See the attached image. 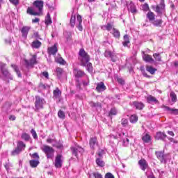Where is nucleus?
Listing matches in <instances>:
<instances>
[{
    "mask_svg": "<svg viewBox=\"0 0 178 178\" xmlns=\"http://www.w3.org/2000/svg\"><path fill=\"white\" fill-rule=\"evenodd\" d=\"M79 55L81 66H86L90 62V55H88V53L84 49H80Z\"/></svg>",
    "mask_w": 178,
    "mask_h": 178,
    "instance_id": "obj_2",
    "label": "nucleus"
},
{
    "mask_svg": "<svg viewBox=\"0 0 178 178\" xmlns=\"http://www.w3.org/2000/svg\"><path fill=\"white\" fill-rule=\"evenodd\" d=\"M122 44L124 47H127L129 44H130V39L129 38L128 35H124V42H122Z\"/></svg>",
    "mask_w": 178,
    "mask_h": 178,
    "instance_id": "obj_32",
    "label": "nucleus"
},
{
    "mask_svg": "<svg viewBox=\"0 0 178 178\" xmlns=\"http://www.w3.org/2000/svg\"><path fill=\"white\" fill-rule=\"evenodd\" d=\"M71 151L72 155H74L76 158H79V156L83 155L84 153V149L77 144H75L74 146L71 147Z\"/></svg>",
    "mask_w": 178,
    "mask_h": 178,
    "instance_id": "obj_4",
    "label": "nucleus"
},
{
    "mask_svg": "<svg viewBox=\"0 0 178 178\" xmlns=\"http://www.w3.org/2000/svg\"><path fill=\"white\" fill-rule=\"evenodd\" d=\"M147 19H149V22H154L155 19V15L154 14V13L149 11L147 14Z\"/></svg>",
    "mask_w": 178,
    "mask_h": 178,
    "instance_id": "obj_33",
    "label": "nucleus"
},
{
    "mask_svg": "<svg viewBox=\"0 0 178 178\" xmlns=\"http://www.w3.org/2000/svg\"><path fill=\"white\" fill-rule=\"evenodd\" d=\"M96 163H97V165L100 166V168H104V166H105V162H104L102 161V159L101 158H97Z\"/></svg>",
    "mask_w": 178,
    "mask_h": 178,
    "instance_id": "obj_30",
    "label": "nucleus"
},
{
    "mask_svg": "<svg viewBox=\"0 0 178 178\" xmlns=\"http://www.w3.org/2000/svg\"><path fill=\"white\" fill-rule=\"evenodd\" d=\"M170 97L172 102H176V101H177V97L176 96V93H175L174 92H170Z\"/></svg>",
    "mask_w": 178,
    "mask_h": 178,
    "instance_id": "obj_42",
    "label": "nucleus"
},
{
    "mask_svg": "<svg viewBox=\"0 0 178 178\" xmlns=\"http://www.w3.org/2000/svg\"><path fill=\"white\" fill-rule=\"evenodd\" d=\"M34 8L28 7L26 13L31 16H41L42 9H44V1L42 0H36L33 3Z\"/></svg>",
    "mask_w": 178,
    "mask_h": 178,
    "instance_id": "obj_1",
    "label": "nucleus"
},
{
    "mask_svg": "<svg viewBox=\"0 0 178 178\" xmlns=\"http://www.w3.org/2000/svg\"><path fill=\"white\" fill-rule=\"evenodd\" d=\"M54 141H55V139H51V138L47 139V143H48V144H51V143H54Z\"/></svg>",
    "mask_w": 178,
    "mask_h": 178,
    "instance_id": "obj_63",
    "label": "nucleus"
},
{
    "mask_svg": "<svg viewBox=\"0 0 178 178\" xmlns=\"http://www.w3.org/2000/svg\"><path fill=\"white\" fill-rule=\"evenodd\" d=\"M56 52H58V47L56 46V44L53 47L48 48V53L49 55H56Z\"/></svg>",
    "mask_w": 178,
    "mask_h": 178,
    "instance_id": "obj_20",
    "label": "nucleus"
},
{
    "mask_svg": "<svg viewBox=\"0 0 178 178\" xmlns=\"http://www.w3.org/2000/svg\"><path fill=\"white\" fill-rule=\"evenodd\" d=\"M81 23H83V19L81 18V15H78L76 17V25L77 29L79 30V31H83V26L81 25Z\"/></svg>",
    "mask_w": 178,
    "mask_h": 178,
    "instance_id": "obj_15",
    "label": "nucleus"
},
{
    "mask_svg": "<svg viewBox=\"0 0 178 178\" xmlns=\"http://www.w3.org/2000/svg\"><path fill=\"white\" fill-rule=\"evenodd\" d=\"M104 56L105 58H111L112 62H116L118 60V56H116V54L112 53V51L109 50H106L104 52Z\"/></svg>",
    "mask_w": 178,
    "mask_h": 178,
    "instance_id": "obj_9",
    "label": "nucleus"
},
{
    "mask_svg": "<svg viewBox=\"0 0 178 178\" xmlns=\"http://www.w3.org/2000/svg\"><path fill=\"white\" fill-rule=\"evenodd\" d=\"M31 134H32L33 138L35 140H37V138H38V136L37 135V132H35V130L31 129Z\"/></svg>",
    "mask_w": 178,
    "mask_h": 178,
    "instance_id": "obj_52",
    "label": "nucleus"
},
{
    "mask_svg": "<svg viewBox=\"0 0 178 178\" xmlns=\"http://www.w3.org/2000/svg\"><path fill=\"white\" fill-rule=\"evenodd\" d=\"M42 151L45 154L47 159H54L55 156V149L47 145L42 147Z\"/></svg>",
    "mask_w": 178,
    "mask_h": 178,
    "instance_id": "obj_3",
    "label": "nucleus"
},
{
    "mask_svg": "<svg viewBox=\"0 0 178 178\" xmlns=\"http://www.w3.org/2000/svg\"><path fill=\"white\" fill-rule=\"evenodd\" d=\"M153 58H154V59H155V60H156V62H162V56H161V54H159V53L154 54Z\"/></svg>",
    "mask_w": 178,
    "mask_h": 178,
    "instance_id": "obj_36",
    "label": "nucleus"
},
{
    "mask_svg": "<svg viewBox=\"0 0 178 178\" xmlns=\"http://www.w3.org/2000/svg\"><path fill=\"white\" fill-rule=\"evenodd\" d=\"M147 72H149L150 74H154L155 72H156V69L152 67V66H147L146 67Z\"/></svg>",
    "mask_w": 178,
    "mask_h": 178,
    "instance_id": "obj_38",
    "label": "nucleus"
},
{
    "mask_svg": "<svg viewBox=\"0 0 178 178\" xmlns=\"http://www.w3.org/2000/svg\"><path fill=\"white\" fill-rule=\"evenodd\" d=\"M118 83H120V84H122V85H123V84H124V80H123V79H122V78H118Z\"/></svg>",
    "mask_w": 178,
    "mask_h": 178,
    "instance_id": "obj_62",
    "label": "nucleus"
},
{
    "mask_svg": "<svg viewBox=\"0 0 178 178\" xmlns=\"http://www.w3.org/2000/svg\"><path fill=\"white\" fill-rule=\"evenodd\" d=\"M10 3L14 5L15 6H17L19 3V0H9Z\"/></svg>",
    "mask_w": 178,
    "mask_h": 178,
    "instance_id": "obj_54",
    "label": "nucleus"
},
{
    "mask_svg": "<svg viewBox=\"0 0 178 178\" xmlns=\"http://www.w3.org/2000/svg\"><path fill=\"white\" fill-rule=\"evenodd\" d=\"M156 12L159 15H162L165 12V0H161L160 4L156 7Z\"/></svg>",
    "mask_w": 178,
    "mask_h": 178,
    "instance_id": "obj_10",
    "label": "nucleus"
},
{
    "mask_svg": "<svg viewBox=\"0 0 178 178\" xmlns=\"http://www.w3.org/2000/svg\"><path fill=\"white\" fill-rule=\"evenodd\" d=\"M74 74L75 77L80 79V77H83V76H84V74H86V73H84V72H83L81 70H79L77 68H74Z\"/></svg>",
    "mask_w": 178,
    "mask_h": 178,
    "instance_id": "obj_17",
    "label": "nucleus"
},
{
    "mask_svg": "<svg viewBox=\"0 0 178 178\" xmlns=\"http://www.w3.org/2000/svg\"><path fill=\"white\" fill-rule=\"evenodd\" d=\"M143 60H145V62H147L149 63H154V62H155V60H154V58H152V56H151V55L149 54H144L143 56Z\"/></svg>",
    "mask_w": 178,
    "mask_h": 178,
    "instance_id": "obj_21",
    "label": "nucleus"
},
{
    "mask_svg": "<svg viewBox=\"0 0 178 178\" xmlns=\"http://www.w3.org/2000/svg\"><path fill=\"white\" fill-rule=\"evenodd\" d=\"M165 109L174 115H178V109L170 108V107L168 106H165Z\"/></svg>",
    "mask_w": 178,
    "mask_h": 178,
    "instance_id": "obj_40",
    "label": "nucleus"
},
{
    "mask_svg": "<svg viewBox=\"0 0 178 178\" xmlns=\"http://www.w3.org/2000/svg\"><path fill=\"white\" fill-rule=\"evenodd\" d=\"M62 163H63V156L62 154H57L54 163L55 168L60 169V168H62Z\"/></svg>",
    "mask_w": 178,
    "mask_h": 178,
    "instance_id": "obj_8",
    "label": "nucleus"
},
{
    "mask_svg": "<svg viewBox=\"0 0 178 178\" xmlns=\"http://www.w3.org/2000/svg\"><path fill=\"white\" fill-rule=\"evenodd\" d=\"M5 67H6V64L1 63L0 65V69L1 70L2 74L6 77H9V76H10V73H9V71H8V70Z\"/></svg>",
    "mask_w": 178,
    "mask_h": 178,
    "instance_id": "obj_13",
    "label": "nucleus"
},
{
    "mask_svg": "<svg viewBox=\"0 0 178 178\" xmlns=\"http://www.w3.org/2000/svg\"><path fill=\"white\" fill-rule=\"evenodd\" d=\"M85 66L86 67V70L88 72H89V73L92 72V64L90 63V61L87 63Z\"/></svg>",
    "mask_w": 178,
    "mask_h": 178,
    "instance_id": "obj_41",
    "label": "nucleus"
},
{
    "mask_svg": "<svg viewBox=\"0 0 178 178\" xmlns=\"http://www.w3.org/2000/svg\"><path fill=\"white\" fill-rule=\"evenodd\" d=\"M104 154H105V152L104 150H101V152H99L97 153V155L99 157L97 158H100V159H102V155H104Z\"/></svg>",
    "mask_w": 178,
    "mask_h": 178,
    "instance_id": "obj_60",
    "label": "nucleus"
},
{
    "mask_svg": "<svg viewBox=\"0 0 178 178\" xmlns=\"http://www.w3.org/2000/svg\"><path fill=\"white\" fill-rule=\"evenodd\" d=\"M44 23L47 26H49V24H52V19H51V14L49 13H47Z\"/></svg>",
    "mask_w": 178,
    "mask_h": 178,
    "instance_id": "obj_25",
    "label": "nucleus"
},
{
    "mask_svg": "<svg viewBox=\"0 0 178 178\" xmlns=\"http://www.w3.org/2000/svg\"><path fill=\"white\" fill-rule=\"evenodd\" d=\"M162 19H156L153 20L152 22V24H154L156 27H161V26H162Z\"/></svg>",
    "mask_w": 178,
    "mask_h": 178,
    "instance_id": "obj_34",
    "label": "nucleus"
},
{
    "mask_svg": "<svg viewBox=\"0 0 178 178\" xmlns=\"http://www.w3.org/2000/svg\"><path fill=\"white\" fill-rule=\"evenodd\" d=\"M21 138L22 140H24V141H29L30 135H29L27 133H23Z\"/></svg>",
    "mask_w": 178,
    "mask_h": 178,
    "instance_id": "obj_43",
    "label": "nucleus"
},
{
    "mask_svg": "<svg viewBox=\"0 0 178 178\" xmlns=\"http://www.w3.org/2000/svg\"><path fill=\"white\" fill-rule=\"evenodd\" d=\"M138 165L142 170L145 171V169H148V163L144 159H140L138 161Z\"/></svg>",
    "mask_w": 178,
    "mask_h": 178,
    "instance_id": "obj_12",
    "label": "nucleus"
},
{
    "mask_svg": "<svg viewBox=\"0 0 178 178\" xmlns=\"http://www.w3.org/2000/svg\"><path fill=\"white\" fill-rule=\"evenodd\" d=\"M121 124L123 127H127V126L129 124V120L125 118H122L121 120Z\"/></svg>",
    "mask_w": 178,
    "mask_h": 178,
    "instance_id": "obj_47",
    "label": "nucleus"
},
{
    "mask_svg": "<svg viewBox=\"0 0 178 178\" xmlns=\"http://www.w3.org/2000/svg\"><path fill=\"white\" fill-rule=\"evenodd\" d=\"M71 26L74 27L76 25V15H72L70 19Z\"/></svg>",
    "mask_w": 178,
    "mask_h": 178,
    "instance_id": "obj_45",
    "label": "nucleus"
},
{
    "mask_svg": "<svg viewBox=\"0 0 178 178\" xmlns=\"http://www.w3.org/2000/svg\"><path fill=\"white\" fill-rule=\"evenodd\" d=\"M56 62L60 63V65H66V61H65L62 57L56 58Z\"/></svg>",
    "mask_w": 178,
    "mask_h": 178,
    "instance_id": "obj_48",
    "label": "nucleus"
},
{
    "mask_svg": "<svg viewBox=\"0 0 178 178\" xmlns=\"http://www.w3.org/2000/svg\"><path fill=\"white\" fill-rule=\"evenodd\" d=\"M42 43L40 42V40H35L32 42L31 47L32 48H35L38 49V48H40L41 47Z\"/></svg>",
    "mask_w": 178,
    "mask_h": 178,
    "instance_id": "obj_28",
    "label": "nucleus"
},
{
    "mask_svg": "<svg viewBox=\"0 0 178 178\" xmlns=\"http://www.w3.org/2000/svg\"><path fill=\"white\" fill-rule=\"evenodd\" d=\"M140 72L144 76V77H147V79H149V75L147 74V72H145V70L144 69V67H140Z\"/></svg>",
    "mask_w": 178,
    "mask_h": 178,
    "instance_id": "obj_50",
    "label": "nucleus"
},
{
    "mask_svg": "<svg viewBox=\"0 0 178 178\" xmlns=\"http://www.w3.org/2000/svg\"><path fill=\"white\" fill-rule=\"evenodd\" d=\"M31 168H37L40 165V161L38 160H31L29 161Z\"/></svg>",
    "mask_w": 178,
    "mask_h": 178,
    "instance_id": "obj_24",
    "label": "nucleus"
},
{
    "mask_svg": "<svg viewBox=\"0 0 178 178\" xmlns=\"http://www.w3.org/2000/svg\"><path fill=\"white\" fill-rule=\"evenodd\" d=\"M9 120H12V121L16 120V116H15V115H10L9 116Z\"/></svg>",
    "mask_w": 178,
    "mask_h": 178,
    "instance_id": "obj_64",
    "label": "nucleus"
},
{
    "mask_svg": "<svg viewBox=\"0 0 178 178\" xmlns=\"http://www.w3.org/2000/svg\"><path fill=\"white\" fill-rule=\"evenodd\" d=\"M55 72L56 73L57 77L60 79V77H62V74H63V69L60 67H56Z\"/></svg>",
    "mask_w": 178,
    "mask_h": 178,
    "instance_id": "obj_29",
    "label": "nucleus"
},
{
    "mask_svg": "<svg viewBox=\"0 0 178 178\" xmlns=\"http://www.w3.org/2000/svg\"><path fill=\"white\" fill-rule=\"evenodd\" d=\"M58 116L60 118V119H65L66 118V115H65V112L60 110L58 113Z\"/></svg>",
    "mask_w": 178,
    "mask_h": 178,
    "instance_id": "obj_46",
    "label": "nucleus"
},
{
    "mask_svg": "<svg viewBox=\"0 0 178 178\" xmlns=\"http://www.w3.org/2000/svg\"><path fill=\"white\" fill-rule=\"evenodd\" d=\"M104 178H115V176L111 172H108L105 175Z\"/></svg>",
    "mask_w": 178,
    "mask_h": 178,
    "instance_id": "obj_55",
    "label": "nucleus"
},
{
    "mask_svg": "<svg viewBox=\"0 0 178 178\" xmlns=\"http://www.w3.org/2000/svg\"><path fill=\"white\" fill-rule=\"evenodd\" d=\"M156 155L161 163H166V160L169 158V154H164L162 152H156Z\"/></svg>",
    "mask_w": 178,
    "mask_h": 178,
    "instance_id": "obj_7",
    "label": "nucleus"
},
{
    "mask_svg": "<svg viewBox=\"0 0 178 178\" xmlns=\"http://www.w3.org/2000/svg\"><path fill=\"white\" fill-rule=\"evenodd\" d=\"M11 67L14 69L15 72L17 73L18 77H22V74L20 73V70H19V67L16 65H11Z\"/></svg>",
    "mask_w": 178,
    "mask_h": 178,
    "instance_id": "obj_37",
    "label": "nucleus"
},
{
    "mask_svg": "<svg viewBox=\"0 0 178 178\" xmlns=\"http://www.w3.org/2000/svg\"><path fill=\"white\" fill-rule=\"evenodd\" d=\"M130 11L131 13H137V8H136V6L134 4H131L130 6Z\"/></svg>",
    "mask_w": 178,
    "mask_h": 178,
    "instance_id": "obj_51",
    "label": "nucleus"
},
{
    "mask_svg": "<svg viewBox=\"0 0 178 178\" xmlns=\"http://www.w3.org/2000/svg\"><path fill=\"white\" fill-rule=\"evenodd\" d=\"M62 95V92H60V90L59 88H56L55 90H54V97L56 98H59Z\"/></svg>",
    "mask_w": 178,
    "mask_h": 178,
    "instance_id": "obj_35",
    "label": "nucleus"
},
{
    "mask_svg": "<svg viewBox=\"0 0 178 178\" xmlns=\"http://www.w3.org/2000/svg\"><path fill=\"white\" fill-rule=\"evenodd\" d=\"M147 101L148 104H159V101L156 99V98L152 95H149L147 97Z\"/></svg>",
    "mask_w": 178,
    "mask_h": 178,
    "instance_id": "obj_22",
    "label": "nucleus"
},
{
    "mask_svg": "<svg viewBox=\"0 0 178 178\" xmlns=\"http://www.w3.org/2000/svg\"><path fill=\"white\" fill-rule=\"evenodd\" d=\"M143 10H145L146 12H147V10H149V6L148 4H147V3H145V4L143 5Z\"/></svg>",
    "mask_w": 178,
    "mask_h": 178,
    "instance_id": "obj_61",
    "label": "nucleus"
},
{
    "mask_svg": "<svg viewBox=\"0 0 178 178\" xmlns=\"http://www.w3.org/2000/svg\"><path fill=\"white\" fill-rule=\"evenodd\" d=\"M90 147L92 149H95V146L98 145V140L97 139V137L90 138L89 141Z\"/></svg>",
    "mask_w": 178,
    "mask_h": 178,
    "instance_id": "obj_14",
    "label": "nucleus"
},
{
    "mask_svg": "<svg viewBox=\"0 0 178 178\" xmlns=\"http://www.w3.org/2000/svg\"><path fill=\"white\" fill-rule=\"evenodd\" d=\"M30 29H31L30 26H23L21 29V33L22 34V37L24 38H27V35L29 34V32L30 31Z\"/></svg>",
    "mask_w": 178,
    "mask_h": 178,
    "instance_id": "obj_16",
    "label": "nucleus"
},
{
    "mask_svg": "<svg viewBox=\"0 0 178 178\" xmlns=\"http://www.w3.org/2000/svg\"><path fill=\"white\" fill-rule=\"evenodd\" d=\"M32 158L34 159H38V161L40 159V156L38 155V153H33L32 154Z\"/></svg>",
    "mask_w": 178,
    "mask_h": 178,
    "instance_id": "obj_59",
    "label": "nucleus"
},
{
    "mask_svg": "<svg viewBox=\"0 0 178 178\" xmlns=\"http://www.w3.org/2000/svg\"><path fill=\"white\" fill-rule=\"evenodd\" d=\"M20 152H22L21 150L19 148L16 147L14 150L11 152V155L13 156H15V155H19Z\"/></svg>",
    "mask_w": 178,
    "mask_h": 178,
    "instance_id": "obj_44",
    "label": "nucleus"
},
{
    "mask_svg": "<svg viewBox=\"0 0 178 178\" xmlns=\"http://www.w3.org/2000/svg\"><path fill=\"white\" fill-rule=\"evenodd\" d=\"M168 137L164 132H157L155 136L156 140H162L165 141V139Z\"/></svg>",
    "mask_w": 178,
    "mask_h": 178,
    "instance_id": "obj_18",
    "label": "nucleus"
},
{
    "mask_svg": "<svg viewBox=\"0 0 178 178\" xmlns=\"http://www.w3.org/2000/svg\"><path fill=\"white\" fill-rule=\"evenodd\" d=\"M102 30H107V31H113V24L111 23H108L106 25H104L102 26Z\"/></svg>",
    "mask_w": 178,
    "mask_h": 178,
    "instance_id": "obj_23",
    "label": "nucleus"
},
{
    "mask_svg": "<svg viewBox=\"0 0 178 178\" xmlns=\"http://www.w3.org/2000/svg\"><path fill=\"white\" fill-rule=\"evenodd\" d=\"M138 121V117L136 115H132L130 117L131 123H137Z\"/></svg>",
    "mask_w": 178,
    "mask_h": 178,
    "instance_id": "obj_39",
    "label": "nucleus"
},
{
    "mask_svg": "<svg viewBox=\"0 0 178 178\" xmlns=\"http://www.w3.org/2000/svg\"><path fill=\"white\" fill-rule=\"evenodd\" d=\"M131 106H133V108H136V109L142 111L145 106L141 102L134 101L131 103Z\"/></svg>",
    "mask_w": 178,
    "mask_h": 178,
    "instance_id": "obj_11",
    "label": "nucleus"
},
{
    "mask_svg": "<svg viewBox=\"0 0 178 178\" xmlns=\"http://www.w3.org/2000/svg\"><path fill=\"white\" fill-rule=\"evenodd\" d=\"M96 90L97 91H98V92H101L106 90V86H105V84L104 83V82H100L97 84Z\"/></svg>",
    "mask_w": 178,
    "mask_h": 178,
    "instance_id": "obj_19",
    "label": "nucleus"
},
{
    "mask_svg": "<svg viewBox=\"0 0 178 178\" xmlns=\"http://www.w3.org/2000/svg\"><path fill=\"white\" fill-rule=\"evenodd\" d=\"M90 105L92 106V108H101V104L99 103H94V102H90Z\"/></svg>",
    "mask_w": 178,
    "mask_h": 178,
    "instance_id": "obj_49",
    "label": "nucleus"
},
{
    "mask_svg": "<svg viewBox=\"0 0 178 178\" xmlns=\"http://www.w3.org/2000/svg\"><path fill=\"white\" fill-rule=\"evenodd\" d=\"M129 138H126L125 140H123V145L124 147H127L129 145Z\"/></svg>",
    "mask_w": 178,
    "mask_h": 178,
    "instance_id": "obj_58",
    "label": "nucleus"
},
{
    "mask_svg": "<svg viewBox=\"0 0 178 178\" xmlns=\"http://www.w3.org/2000/svg\"><path fill=\"white\" fill-rule=\"evenodd\" d=\"M44 104H45V99L41 98L40 96H35V111L38 112L40 109H42L44 108Z\"/></svg>",
    "mask_w": 178,
    "mask_h": 178,
    "instance_id": "obj_5",
    "label": "nucleus"
},
{
    "mask_svg": "<svg viewBox=\"0 0 178 178\" xmlns=\"http://www.w3.org/2000/svg\"><path fill=\"white\" fill-rule=\"evenodd\" d=\"M142 140L144 143H149V141H151V136L148 134H144Z\"/></svg>",
    "mask_w": 178,
    "mask_h": 178,
    "instance_id": "obj_26",
    "label": "nucleus"
},
{
    "mask_svg": "<svg viewBox=\"0 0 178 178\" xmlns=\"http://www.w3.org/2000/svg\"><path fill=\"white\" fill-rule=\"evenodd\" d=\"M111 33L113 34V37H115V38H120V32L119 31V30H118L115 28H113V31H112Z\"/></svg>",
    "mask_w": 178,
    "mask_h": 178,
    "instance_id": "obj_27",
    "label": "nucleus"
},
{
    "mask_svg": "<svg viewBox=\"0 0 178 178\" xmlns=\"http://www.w3.org/2000/svg\"><path fill=\"white\" fill-rule=\"evenodd\" d=\"M118 113L116 108H111L109 112V116L115 115Z\"/></svg>",
    "mask_w": 178,
    "mask_h": 178,
    "instance_id": "obj_53",
    "label": "nucleus"
},
{
    "mask_svg": "<svg viewBox=\"0 0 178 178\" xmlns=\"http://www.w3.org/2000/svg\"><path fill=\"white\" fill-rule=\"evenodd\" d=\"M17 148H19L22 152L24 148H26V144H24L23 141H18Z\"/></svg>",
    "mask_w": 178,
    "mask_h": 178,
    "instance_id": "obj_31",
    "label": "nucleus"
},
{
    "mask_svg": "<svg viewBox=\"0 0 178 178\" xmlns=\"http://www.w3.org/2000/svg\"><path fill=\"white\" fill-rule=\"evenodd\" d=\"M42 75L44 77H45V79H49V74L47 71H44V72H42Z\"/></svg>",
    "mask_w": 178,
    "mask_h": 178,
    "instance_id": "obj_56",
    "label": "nucleus"
},
{
    "mask_svg": "<svg viewBox=\"0 0 178 178\" xmlns=\"http://www.w3.org/2000/svg\"><path fill=\"white\" fill-rule=\"evenodd\" d=\"M31 58L29 60L24 59L25 65L26 67H33L34 65H37L38 63L37 62V54L31 55Z\"/></svg>",
    "mask_w": 178,
    "mask_h": 178,
    "instance_id": "obj_6",
    "label": "nucleus"
},
{
    "mask_svg": "<svg viewBox=\"0 0 178 178\" xmlns=\"http://www.w3.org/2000/svg\"><path fill=\"white\" fill-rule=\"evenodd\" d=\"M95 178H104L102 177V175L99 174V172H95L93 174Z\"/></svg>",
    "mask_w": 178,
    "mask_h": 178,
    "instance_id": "obj_57",
    "label": "nucleus"
}]
</instances>
